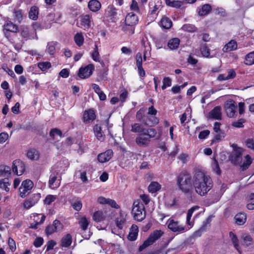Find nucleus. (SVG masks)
<instances>
[{
	"label": "nucleus",
	"mask_w": 254,
	"mask_h": 254,
	"mask_svg": "<svg viewBox=\"0 0 254 254\" xmlns=\"http://www.w3.org/2000/svg\"><path fill=\"white\" fill-rule=\"evenodd\" d=\"M192 185L196 193L204 196L212 189L213 182L209 176L202 171H197L193 176Z\"/></svg>",
	"instance_id": "1"
},
{
	"label": "nucleus",
	"mask_w": 254,
	"mask_h": 254,
	"mask_svg": "<svg viewBox=\"0 0 254 254\" xmlns=\"http://www.w3.org/2000/svg\"><path fill=\"white\" fill-rule=\"evenodd\" d=\"M199 208V207L198 206H195L192 207L188 211L187 215V224L190 226L189 227H186V226L180 225L178 221H176L174 219H169L166 223L168 228L172 232L178 233H183L188 230L193 225L192 222L190 221L193 212L198 210Z\"/></svg>",
	"instance_id": "2"
},
{
	"label": "nucleus",
	"mask_w": 254,
	"mask_h": 254,
	"mask_svg": "<svg viewBox=\"0 0 254 254\" xmlns=\"http://www.w3.org/2000/svg\"><path fill=\"white\" fill-rule=\"evenodd\" d=\"M177 185L179 190L185 194H190L192 192V178L187 172L180 173L177 178Z\"/></svg>",
	"instance_id": "3"
},
{
	"label": "nucleus",
	"mask_w": 254,
	"mask_h": 254,
	"mask_svg": "<svg viewBox=\"0 0 254 254\" xmlns=\"http://www.w3.org/2000/svg\"><path fill=\"white\" fill-rule=\"evenodd\" d=\"M156 134L157 130L155 128H147L145 132L137 136L135 142L139 147H146L149 144L150 139L155 137Z\"/></svg>",
	"instance_id": "4"
},
{
	"label": "nucleus",
	"mask_w": 254,
	"mask_h": 254,
	"mask_svg": "<svg viewBox=\"0 0 254 254\" xmlns=\"http://www.w3.org/2000/svg\"><path fill=\"white\" fill-rule=\"evenodd\" d=\"M132 213L134 219L138 221L143 220L146 216L144 205L139 200H136L133 203Z\"/></svg>",
	"instance_id": "5"
},
{
	"label": "nucleus",
	"mask_w": 254,
	"mask_h": 254,
	"mask_svg": "<svg viewBox=\"0 0 254 254\" xmlns=\"http://www.w3.org/2000/svg\"><path fill=\"white\" fill-rule=\"evenodd\" d=\"M163 233V232L161 230H156L154 231L150 234L148 239L139 247V251L141 252L147 247L153 244L162 236Z\"/></svg>",
	"instance_id": "6"
},
{
	"label": "nucleus",
	"mask_w": 254,
	"mask_h": 254,
	"mask_svg": "<svg viewBox=\"0 0 254 254\" xmlns=\"http://www.w3.org/2000/svg\"><path fill=\"white\" fill-rule=\"evenodd\" d=\"M52 173L49 178V186L52 189H55L58 188L61 184V177L60 176L59 172L60 170L56 169L55 167L52 168Z\"/></svg>",
	"instance_id": "7"
},
{
	"label": "nucleus",
	"mask_w": 254,
	"mask_h": 254,
	"mask_svg": "<svg viewBox=\"0 0 254 254\" xmlns=\"http://www.w3.org/2000/svg\"><path fill=\"white\" fill-rule=\"evenodd\" d=\"M95 67L93 64H89L84 66H81L78 70V75L82 79L90 77L94 70Z\"/></svg>",
	"instance_id": "8"
},
{
	"label": "nucleus",
	"mask_w": 254,
	"mask_h": 254,
	"mask_svg": "<svg viewBox=\"0 0 254 254\" xmlns=\"http://www.w3.org/2000/svg\"><path fill=\"white\" fill-rule=\"evenodd\" d=\"M117 9L113 5H109L105 12V17L109 22H115L117 20Z\"/></svg>",
	"instance_id": "9"
},
{
	"label": "nucleus",
	"mask_w": 254,
	"mask_h": 254,
	"mask_svg": "<svg viewBox=\"0 0 254 254\" xmlns=\"http://www.w3.org/2000/svg\"><path fill=\"white\" fill-rule=\"evenodd\" d=\"M25 169L24 163L19 160H15L12 163V170L13 173L17 176L21 175Z\"/></svg>",
	"instance_id": "10"
},
{
	"label": "nucleus",
	"mask_w": 254,
	"mask_h": 254,
	"mask_svg": "<svg viewBox=\"0 0 254 254\" xmlns=\"http://www.w3.org/2000/svg\"><path fill=\"white\" fill-rule=\"evenodd\" d=\"M63 228V224L59 220H55L52 225H49L46 227L45 232L47 235H51L61 230Z\"/></svg>",
	"instance_id": "11"
},
{
	"label": "nucleus",
	"mask_w": 254,
	"mask_h": 254,
	"mask_svg": "<svg viewBox=\"0 0 254 254\" xmlns=\"http://www.w3.org/2000/svg\"><path fill=\"white\" fill-rule=\"evenodd\" d=\"M224 107L227 115L229 117L233 118L235 116L237 106L233 100L227 101L225 104Z\"/></svg>",
	"instance_id": "12"
},
{
	"label": "nucleus",
	"mask_w": 254,
	"mask_h": 254,
	"mask_svg": "<svg viewBox=\"0 0 254 254\" xmlns=\"http://www.w3.org/2000/svg\"><path fill=\"white\" fill-rule=\"evenodd\" d=\"M138 21L137 16L133 13H128L125 18L126 26L123 27V30H126L127 26H132L135 25Z\"/></svg>",
	"instance_id": "13"
},
{
	"label": "nucleus",
	"mask_w": 254,
	"mask_h": 254,
	"mask_svg": "<svg viewBox=\"0 0 254 254\" xmlns=\"http://www.w3.org/2000/svg\"><path fill=\"white\" fill-rule=\"evenodd\" d=\"M80 23H77L78 26L84 29L89 28L91 22V16L89 15H84L80 17Z\"/></svg>",
	"instance_id": "14"
},
{
	"label": "nucleus",
	"mask_w": 254,
	"mask_h": 254,
	"mask_svg": "<svg viewBox=\"0 0 254 254\" xmlns=\"http://www.w3.org/2000/svg\"><path fill=\"white\" fill-rule=\"evenodd\" d=\"M96 115L93 109H89L84 111L83 115V122L88 124L95 119Z\"/></svg>",
	"instance_id": "15"
},
{
	"label": "nucleus",
	"mask_w": 254,
	"mask_h": 254,
	"mask_svg": "<svg viewBox=\"0 0 254 254\" xmlns=\"http://www.w3.org/2000/svg\"><path fill=\"white\" fill-rule=\"evenodd\" d=\"M39 194H36L32 197L26 199L23 203V207L24 208L28 209L31 207L35 205L39 199Z\"/></svg>",
	"instance_id": "16"
},
{
	"label": "nucleus",
	"mask_w": 254,
	"mask_h": 254,
	"mask_svg": "<svg viewBox=\"0 0 254 254\" xmlns=\"http://www.w3.org/2000/svg\"><path fill=\"white\" fill-rule=\"evenodd\" d=\"M112 155V150H108L105 152L99 154L98 156V160L101 163H104L109 161Z\"/></svg>",
	"instance_id": "17"
},
{
	"label": "nucleus",
	"mask_w": 254,
	"mask_h": 254,
	"mask_svg": "<svg viewBox=\"0 0 254 254\" xmlns=\"http://www.w3.org/2000/svg\"><path fill=\"white\" fill-rule=\"evenodd\" d=\"M209 118L216 120L221 119V107L216 106L209 113Z\"/></svg>",
	"instance_id": "18"
},
{
	"label": "nucleus",
	"mask_w": 254,
	"mask_h": 254,
	"mask_svg": "<svg viewBox=\"0 0 254 254\" xmlns=\"http://www.w3.org/2000/svg\"><path fill=\"white\" fill-rule=\"evenodd\" d=\"M138 228L136 225H132L130 228L128 239L130 241H135L138 236Z\"/></svg>",
	"instance_id": "19"
},
{
	"label": "nucleus",
	"mask_w": 254,
	"mask_h": 254,
	"mask_svg": "<svg viewBox=\"0 0 254 254\" xmlns=\"http://www.w3.org/2000/svg\"><path fill=\"white\" fill-rule=\"evenodd\" d=\"M237 47L238 45L236 41L232 40L225 45L222 50L224 52H228L236 50Z\"/></svg>",
	"instance_id": "20"
},
{
	"label": "nucleus",
	"mask_w": 254,
	"mask_h": 254,
	"mask_svg": "<svg viewBox=\"0 0 254 254\" xmlns=\"http://www.w3.org/2000/svg\"><path fill=\"white\" fill-rule=\"evenodd\" d=\"M94 133L97 139L101 141L104 140L105 135L102 130L101 127L95 125L93 128Z\"/></svg>",
	"instance_id": "21"
},
{
	"label": "nucleus",
	"mask_w": 254,
	"mask_h": 254,
	"mask_svg": "<svg viewBox=\"0 0 254 254\" xmlns=\"http://www.w3.org/2000/svg\"><path fill=\"white\" fill-rule=\"evenodd\" d=\"M147 128H145L144 126L140 124L134 123L131 125V131L135 133H143L146 131Z\"/></svg>",
	"instance_id": "22"
},
{
	"label": "nucleus",
	"mask_w": 254,
	"mask_h": 254,
	"mask_svg": "<svg viewBox=\"0 0 254 254\" xmlns=\"http://www.w3.org/2000/svg\"><path fill=\"white\" fill-rule=\"evenodd\" d=\"M229 237L234 245V248L241 254V251L239 244V240L236 235L233 232H230L229 233Z\"/></svg>",
	"instance_id": "23"
},
{
	"label": "nucleus",
	"mask_w": 254,
	"mask_h": 254,
	"mask_svg": "<svg viewBox=\"0 0 254 254\" xmlns=\"http://www.w3.org/2000/svg\"><path fill=\"white\" fill-rule=\"evenodd\" d=\"M4 32L6 34V31H9L11 32H16L17 30V27L15 24H14L12 22L10 21H6L5 23L3 25Z\"/></svg>",
	"instance_id": "24"
},
{
	"label": "nucleus",
	"mask_w": 254,
	"mask_h": 254,
	"mask_svg": "<svg viewBox=\"0 0 254 254\" xmlns=\"http://www.w3.org/2000/svg\"><path fill=\"white\" fill-rule=\"evenodd\" d=\"M72 243V237L70 234H67L61 239V246L62 247L67 248L70 246Z\"/></svg>",
	"instance_id": "25"
},
{
	"label": "nucleus",
	"mask_w": 254,
	"mask_h": 254,
	"mask_svg": "<svg viewBox=\"0 0 254 254\" xmlns=\"http://www.w3.org/2000/svg\"><path fill=\"white\" fill-rule=\"evenodd\" d=\"M234 218L237 224L242 225L246 222L247 215L244 213H239L235 215Z\"/></svg>",
	"instance_id": "26"
},
{
	"label": "nucleus",
	"mask_w": 254,
	"mask_h": 254,
	"mask_svg": "<svg viewBox=\"0 0 254 254\" xmlns=\"http://www.w3.org/2000/svg\"><path fill=\"white\" fill-rule=\"evenodd\" d=\"M101 3L97 0H91L88 2L89 8L93 12L98 11L101 8Z\"/></svg>",
	"instance_id": "27"
},
{
	"label": "nucleus",
	"mask_w": 254,
	"mask_h": 254,
	"mask_svg": "<svg viewBox=\"0 0 254 254\" xmlns=\"http://www.w3.org/2000/svg\"><path fill=\"white\" fill-rule=\"evenodd\" d=\"M166 4L169 6L180 8L183 6L184 4V1L182 0H165Z\"/></svg>",
	"instance_id": "28"
},
{
	"label": "nucleus",
	"mask_w": 254,
	"mask_h": 254,
	"mask_svg": "<svg viewBox=\"0 0 254 254\" xmlns=\"http://www.w3.org/2000/svg\"><path fill=\"white\" fill-rule=\"evenodd\" d=\"M180 43V40L179 38H173L168 41V46L171 50H176L178 48Z\"/></svg>",
	"instance_id": "29"
},
{
	"label": "nucleus",
	"mask_w": 254,
	"mask_h": 254,
	"mask_svg": "<svg viewBox=\"0 0 254 254\" xmlns=\"http://www.w3.org/2000/svg\"><path fill=\"white\" fill-rule=\"evenodd\" d=\"M36 216L37 217H39L40 216L41 217L40 220L39 221H38V219H35L34 222L31 224V225L30 227L31 228H32V229L38 228V225L42 224L44 222L45 218H46V216L44 215L41 214H36Z\"/></svg>",
	"instance_id": "30"
},
{
	"label": "nucleus",
	"mask_w": 254,
	"mask_h": 254,
	"mask_svg": "<svg viewBox=\"0 0 254 254\" xmlns=\"http://www.w3.org/2000/svg\"><path fill=\"white\" fill-rule=\"evenodd\" d=\"M161 186L157 182H152L148 187V191L152 193H155L159 190Z\"/></svg>",
	"instance_id": "31"
},
{
	"label": "nucleus",
	"mask_w": 254,
	"mask_h": 254,
	"mask_svg": "<svg viewBox=\"0 0 254 254\" xmlns=\"http://www.w3.org/2000/svg\"><path fill=\"white\" fill-rule=\"evenodd\" d=\"M10 183L9 182L8 179L4 178L0 180V189L8 192L10 190Z\"/></svg>",
	"instance_id": "32"
},
{
	"label": "nucleus",
	"mask_w": 254,
	"mask_h": 254,
	"mask_svg": "<svg viewBox=\"0 0 254 254\" xmlns=\"http://www.w3.org/2000/svg\"><path fill=\"white\" fill-rule=\"evenodd\" d=\"M245 64L251 65L254 64V51L248 54L245 59Z\"/></svg>",
	"instance_id": "33"
},
{
	"label": "nucleus",
	"mask_w": 254,
	"mask_h": 254,
	"mask_svg": "<svg viewBox=\"0 0 254 254\" xmlns=\"http://www.w3.org/2000/svg\"><path fill=\"white\" fill-rule=\"evenodd\" d=\"M160 24L163 28L169 29L172 26V22L169 18L164 17L161 19Z\"/></svg>",
	"instance_id": "34"
},
{
	"label": "nucleus",
	"mask_w": 254,
	"mask_h": 254,
	"mask_svg": "<svg viewBox=\"0 0 254 254\" xmlns=\"http://www.w3.org/2000/svg\"><path fill=\"white\" fill-rule=\"evenodd\" d=\"M27 155L30 159L36 160L39 157V153L37 150L31 149L28 151Z\"/></svg>",
	"instance_id": "35"
},
{
	"label": "nucleus",
	"mask_w": 254,
	"mask_h": 254,
	"mask_svg": "<svg viewBox=\"0 0 254 254\" xmlns=\"http://www.w3.org/2000/svg\"><path fill=\"white\" fill-rule=\"evenodd\" d=\"M211 10V6L208 4H205L202 6L201 8L198 11L200 16H205L208 14Z\"/></svg>",
	"instance_id": "36"
},
{
	"label": "nucleus",
	"mask_w": 254,
	"mask_h": 254,
	"mask_svg": "<svg viewBox=\"0 0 254 254\" xmlns=\"http://www.w3.org/2000/svg\"><path fill=\"white\" fill-rule=\"evenodd\" d=\"M11 174V168L10 167L5 165L0 166V175L4 177H8Z\"/></svg>",
	"instance_id": "37"
},
{
	"label": "nucleus",
	"mask_w": 254,
	"mask_h": 254,
	"mask_svg": "<svg viewBox=\"0 0 254 254\" xmlns=\"http://www.w3.org/2000/svg\"><path fill=\"white\" fill-rule=\"evenodd\" d=\"M38 8L35 6H32L29 11V17L32 20H36L38 18Z\"/></svg>",
	"instance_id": "38"
},
{
	"label": "nucleus",
	"mask_w": 254,
	"mask_h": 254,
	"mask_svg": "<svg viewBox=\"0 0 254 254\" xmlns=\"http://www.w3.org/2000/svg\"><path fill=\"white\" fill-rule=\"evenodd\" d=\"M84 40V37L81 32H78L74 36V40L78 46H81L83 45Z\"/></svg>",
	"instance_id": "39"
},
{
	"label": "nucleus",
	"mask_w": 254,
	"mask_h": 254,
	"mask_svg": "<svg viewBox=\"0 0 254 254\" xmlns=\"http://www.w3.org/2000/svg\"><path fill=\"white\" fill-rule=\"evenodd\" d=\"M252 163V159L251 157L249 155H247L246 156H245L244 162L241 166V168H242V170H245L247 169H248Z\"/></svg>",
	"instance_id": "40"
},
{
	"label": "nucleus",
	"mask_w": 254,
	"mask_h": 254,
	"mask_svg": "<svg viewBox=\"0 0 254 254\" xmlns=\"http://www.w3.org/2000/svg\"><path fill=\"white\" fill-rule=\"evenodd\" d=\"M62 134V133L61 130L57 128L52 129L50 132V136L54 139H59V138H61Z\"/></svg>",
	"instance_id": "41"
},
{
	"label": "nucleus",
	"mask_w": 254,
	"mask_h": 254,
	"mask_svg": "<svg viewBox=\"0 0 254 254\" xmlns=\"http://www.w3.org/2000/svg\"><path fill=\"white\" fill-rule=\"evenodd\" d=\"M200 52L202 56L205 58H212L213 56H211L210 54L209 49L206 46V45H203L200 47Z\"/></svg>",
	"instance_id": "42"
},
{
	"label": "nucleus",
	"mask_w": 254,
	"mask_h": 254,
	"mask_svg": "<svg viewBox=\"0 0 254 254\" xmlns=\"http://www.w3.org/2000/svg\"><path fill=\"white\" fill-rule=\"evenodd\" d=\"M105 216L103 212L101 211H97L95 212L93 216V219L94 221L96 222H100L104 220Z\"/></svg>",
	"instance_id": "43"
},
{
	"label": "nucleus",
	"mask_w": 254,
	"mask_h": 254,
	"mask_svg": "<svg viewBox=\"0 0 254 254\" xmlns=\"http://www.w3.org/2000/svg\"><path fill=\"white\" fill-rule=\"evenodd\" d=\"M56 44L57 43L55 42H51L48 43L47 46V50L49 54L51 55H53L55 54L56 52Z\"/></svg>",
	"instance_id": "44"
},
{
	"label": "nucleus",
	"mask_w": 254,
	"mask_h": 254,
	"mask_svg": "<svg viewBox=\"0 0 254 254\" xmlns=\"http://www.w3.org/2000/svg\"><path fill=\"white\" fill-rule=\"evenodd\" d=\"M79 224L82 230L87 229L89 225V221L85 217H82L79 220Z\"/></svg>",
	"instance_id": "45"
},
{
	"label": "nucleus",
	"mask_w": 254,
	"mask_h": 254,
	"mask_svg": "<svg viewBox=\"0 0 254 254\" xmlns=\"http://www.w3.org/2000/svg\"><path fill=\"white\" fill-rule=\"evenodd\" d=\"M247 208L249 210L254 209V193H252L247 201Z\"/></svg>",
	"instance_id": "46"
},
{
	"label": "nucleus",
	"mask_w": 254,
	"mask_h": 254,
	"mask_svg": "<svg viewBox=\"0 0 254 254\" xmlns=\"http://www.w3.org/2000/svg\"><path fill=\"white\" fill-rule=\"evenodd\" d=\"M51 66V63L49 62H41L38 64V67L42 70L45 71Z\"/></svg>",
	"instance_id": "47"
},
{
	"label": "nucleus",
	"mask_w": 254,
	"mask_h": 254,
	"mask_svg": "<svg viewBox=\"0 0 254 254\" xmlns=\"http://www.w3.org/2000/svg\"><path fill=\"white\" fill-rule=\"evenodd\" d=\"M182 29L184 31L190 32H193L196 30L195 27L194 25L190 24H184L182 26Z\"/></svg>",
	"instance_id": "48"
},
{
	"label": "nucleus",
	"mask_w": 254,
	"mask_h": 254,
	"mask_svg": "<svg viewBox=\"0 0 254 254\" xmlns=\"http://www.w3.org/2000/svg\"><path fill=\"white\" fill-rule=\"evenodd\" d=\"M57 199L56 195L49 194L46 196L44 199V203L47 205H50L53 202H54Z\"/></svg>",
	"instance_id": "49"
},
{
	"label": "nucleus",
	"mask_w": 254,
	"mask_h": 254,
	"mask_svg": "<svg viewBox=\"0 0 254 254\" xmlns=\"http://www.w3.org/2000/svg\"><path fill=\"white\" fill-rule=\"evenodd\" d=\"M172 85V80L168 77H164L163 80V85L161 87L163 90L165 89L166 88L171 86Z\"/></svg>",
	"instance_id": "50"
},
{
	"label": "nucleus",
	"mask_w": 254,
	"mask_h": 254,
	"mask_svg": "<svg viewBox=\"0 0 254 254\" xmlns=\"http://www.w3.org/2000/svg\"><path fill=\"white\" fill-rule=\"evenodd\" d=\"M21 186L30 190L32 188L33 184L31 180H26L22 183Z\"/></svg>",
	"instance_id": "51"
},
{
	"label": "nucleus",
	"mask_w": 254,
	"mask_h": 254,
	"mask_svg": "<svg viewBox=\"0 0 254 254\" xmlns=\"http://www.w3.org/2000/svg\"><path fill=\"white\" fill-rule=\"evenodd\" d=\"M212 167L213 170L216 172L217 174L220 175L221 174V170L219 168L218 163L215 159H214L212 161Z\"/></svg>",
	"instance_id": "52"
},
{
	"label": "nucleus",
	"mask_w": 254,
	"mask_h": 254,
	"mask_svg": "<svg viewBox=\"0 0 254 254\" xmlns=\"http://www.w3.org/2000/svg\"><path fill=\"white\" fill-rule=\"evenodd\" d=\"M242 239L243 240V242L245 245H246L247 246L251 244L253 240L252 237L249 235H243Z\"/></svg>",
	"instance_id": "53"
},
{
	"label": "nucleus",
	"mask_w": 254,
	"mask_h": 254,
	"mask_svg": "<svg viewBox=\"0 0 254 254\" xmlns=\"http://www.w3.org/2000/svg\"><path fill=\"white\" fill-rule=\"evenodd\" d=\"M130 8L131 10L134 11L137 13L140 11L138 3L135 0H132L131 3L130 5Z\"/></svg>",
	"instance_id": "54"
},
{
	"label": "nucleus",
	"mask_w": 254,
	"mask_h": 254,
	"mask_svg": "<svg viewBox=\"0 0 254 254\" xmlns=\"http://www.w3.org/2000/svg\"><path fill=\"white\" fill-rule=\"evenodd\" d=\"M71 205L74 210L79 211L82 208V204L80 200H78L72 202Z\"/></svg>",
	"instance_id": "55"
},
{
	"label": "nucleus",
	"mask_w": 254,
	"mask_h": 254,
	"mask_svg": "<svg viewBox=\"0 0 254 254\" xmlns=\"http://www.w3.org/2000/svg\"><path fill=\"white\" fill-rule=\"evenodd\" d=\"M136 59V63L137 66H142V54L141 53H137L135 56Z\"/></svg>",
	"instance_id": "56"
},
{
	"label": "nucleus",
	"mask_w": 254,
	"mask_h": 254,
	"mask_svg": "<svg viewBox=\"0 0 254 254\" xmlns=\"http://www.w3.org/2000/svg\"><path fill=\"white\" fill-rule=\"evenodd\" d=\"M245 122V120L241 119L236 122H234L232 123V126L238 128L243 127V124Z\"/></svg>",
	"instance_id": "57"
},
{
	"label": "nucleus",
	"mask_w": 254,
	"mask_h": 254,
	"mask_svg": "<svg viewBox=\"0 0 254 254\" xmlns=\"http://www.w3.org/2000/svg\"><path fill=\"white\" fill-rule=\"evenodd\" d=\"M210 131L208 130H204L199 132L198 138L200 139H205L209 134Z\"/></svg>",
	"instance_id": "58"
},
{
	"label": "nucleus",
	"mask_w": 254,
	"mask_h": 254,
	"mask_svg": "<svg viewBox=\"0 0 254 254\" xmlns=\"http://www.w3.org/2000/svg\"><path fill=\"white\" fill-rule=\"evenodd\" d=\"M91 56L92 59L97 62H100L101 58L99 53V52H94L93 51L91 54Z\"/></svg>",
	"instance_id": "59"
},
{
	"label": "nucleus",
	"mask_w": 254,
	"mask_h": 254,
	"mask_svg": "<svg viewBox=\"0 0 254 254\" xmlns=\"http://www.w3.org/2000/svg\"><path fill=\"white\" fill-rule=\"evenodd\" d=\"M247 146L252 150H254V140L252 138H249L246 141Z\"/></svg>",
	"instance_id": "60"
},
{
	"label": "nucleus",
	"mask_w": 254,
	"mask_h": 254,
	"mask_svg": "<svg viewBox=\"0 0 254 254\" xmlns=\"http://www.w3.org/2000/svg\"><path fill=\"white\" fill-rule=\"evenodd\" d=\"M228 75H227V78L229 79H233L236 75V73L234 69H229L227 71Z\"/></svg>",
	"instance_id": "61"
},
{
	"label": "nucleus",
	"mask_w": 254,
	"mask_h": 254,
	"mask_svg": "<svg viewBox=\"0 0 254 254\" xmlns=\"http://www.w3.org/2000/svg\"><path fill=\"white\" fill-rule=\"evenodd\" d=\"M8 138V134L6 132H1L0 133V143L5 142Z\"/></svg>",
	"instance_id": "62"
},
{
	"label": "nucleus",
	"mask_w": 254,
	"mask_h": 254,
	"mask_svg": "<svg viewBox=\"0 0 254 254\" xmlns=\"http://www.w3.org/2000/svg\"><path fill=\"white\" fill-rule=\"evenodd\" d=\"M43 243V239L41 237L37 238L34 241V245L36 248L40 247Z\"/></svg>",
	"instance_id": "63"
},
{
	"label": "nucleus",
	"mask_w": 254,
	"mask_h": 254,
	"mask_svg": "<svg viewBox=\"0 0 254 254\" xmlns=\"http://www.w3.org/2000/svg\"><path fill=\"white\" fill-rule=\"evenodd\" d=\"M29 190L20 186L19 188V194L21 197H24L28 193Z\"/></svg>",
	"instance_id": "64"
}]
</instances>
